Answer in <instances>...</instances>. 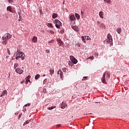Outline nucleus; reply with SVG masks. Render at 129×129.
<instances>
[{
  "mask_svg": "<svg viewBox=\"0 0 129 129\" xmlns=\"http://www.w3.org/2000/svg\"><path fill=\"white\" fill-rule=\"evenodd\" d=\"M25 54L23 52H21L20 49H17V54L16 55V60H19L20 58H21L22 60L25 59Z\"/></svg>",
  "mask_w": 129,
  "mask_h": 129,
  "instance_id": "1",
  "label": "nucleus"
},
{
  "mask_svg": "<svg viewBox=\"0 0 129 129\" xmlns=\"http://www.w3.org/2000/svg\"><path fill=\"white\" fill-rule=\"evenodd\" d=\"M110 77V75L108 72H105L103 75V77L102 78L101 81L102 83L106 84V80H108V79Z\"/></svg>",
  "mask_w": 129,
  "mask_h": 129,
  "instance_id": "2",
  "label": "nucleus"
},
{
  "mask_svg": "<svg viewBox=\"0 0 129 129\" xmlns=\"http://www.w3.org/2000/svg\"><path fill=\"white\" fill-rule=\"evenodd\" d=\"M107 38L104 41V44H109L112 42V37L110 34H108L107 35Z\"/></svg>",
  "mask_w": 129,
  "mask_h": 129,
  "instance_id": "3",
  "label": "nucleus"
},
{
  "mask_svg": "<svg viewBox=\"0 0 129 129\" xmlns=\"http://www.w3.org/2000/svg\"><path fill=\"white\" fill-rule=\"evenodd\" d=\"M54 23H55V27L57 29H60V27H61L62 26V23H61L58 19H55L54 21Z\"/></svg>",
  "mask_w": 129,
  "mask_h": 129,
  "instance_id": "4",
  "label": "nucleus"
},
{
  "mask_svg": "<svg viewBox=\"0 0 129 129\" xmlns=\"http://www.w3.org/2000/svg\"><path fill=\"white\" fill-rule=\"evenodd\" d=\"M12 37V35H11L9 33H6L4 36L3 37V39L4 41H8L9 39Z\"/></svg>",
  "mask_w": 129,
  "mask_h": 129,
  "instance_id": "5",
  "label": "nucleus"
},
{
  "mask_svg": "<svg viewBox=\"0 0 129 129\" xmlns=\"http://www.w3.org/2000/svg\"><path fill=\"white\" fill-rule=\"evenodd\" d=\"M70 58L71 59V61H72V62L74 63V64H77V62H78V61L77 60V59L76 58H74V56H70Z\"/></svg>",
  "mask_w": 129,
  "mask_h": 129,
  "instance_id": "6",
  "label": "nucleus"
},
{
  "mask_svg": "<svg viewBox=\"0 0 129 129\" xmlns=\"http://www.w3.org/2000/svg\"><path fill=\"white\" fill-rule=\"evenodd\" d=\"M16 72H17V73H18V74H22V73H23L24 72V71L22 69H21L19 68H18L16 69L15 70Z\"/></svg>",
  "mask_w": 129,
  "mask_h": 129,
  "instance_id": "7",
  "label": "nucleus"
},
{
  "mask_svg": "<svg viewBox=\"0 0 129 129\" xmlns=\"http://www.w3.org/2000/svg\"><path fill=\"white\" fill-rule=\"evenodd\" d=\"M57 74L60 75V79L63 80V75L64 74L61 70H59L57 72Z\"/></svg>",
  "mask_w": 129,
  "mask_h": 129,
  "instance_id": "8",
  "label": "nucleus"
},
{
  "mask_svg": "<svg viewBox=\"0 0 129 129\" xmlns=\"http://www.w3.org/2000/svg\"><path fill=\"white\" fill-rule=\"evenodd\" d=\"M61 108L62 109H64V108H66V107H67V104L66 103L62 102L61 106H60Z\"/></svg>",
  "mask_w": 129,
  "mask_h": 129,
  "instance_id": "9",
  "label": "nucleus"
},
{
  "mask_svg": "<svg viewBox=\"0 0 129 129\" xmlns=\"http://www.w3.org/2000/svg\"><path fill=\"white\" fill-rule=\"evenodd\" d=\"M72 29H73V30L76 31L77 32H78V31H79V29L78 28V26H72Z\"/></svg>",
  "mask_w": 129,
  "mask_h": 129,
  "instance_id": "10",
  "label": "nucleus"
},
{
  "mask_svg": "<svg viewBox=\"0 0 129 129\" xmlns=\"http://www.w3.org/2000/svg\"><path fill=\"white\" fill-rule=\"evenodd\" d=\"M6 94H8V91L7 90H4L3 92L2 95L0 96V97H3L4 95H6Z\"/></svg>",
  "mask_w": 129,
  "mask_h": 129,
  "instance_id": "11",
  "label": "nucleus"
},
{
  "mask_svg": "<svg viewBox=\"0 0 129 129\" xmlns=\"http://www.w3.org/2000/svg\"><path fill=\"white\" fill-rule=\"evenodd\" d=\"M70 19L71 21H75L76 20V18H75V16L74 15H72L70 17Z\"/></svg>",
  "mask_w": 129,
  "mask_h": 129,
  "instance_id": "12",
  "label": "nucleus"
},
{
  "mask_svg": "<svg viewBox=\"0 0 129 129\" xmlns=\"http://www.w3.org/2000/svg\"><path fill=\"white\" fill-rule=\"evenodd\" d=\"M116 32L118 33V34H120V33H121V28L120 27H118L116 29Z\"/></svg>",
  "mask_w": 129,
  "mask_h": 129,
  "instance_id": "13",
  "label": "nucleus"
},
{
  "mask_svg": "<svg viewBox=\"0 0 129 129\" xmlns=\"http://www.w3.org/2000/svg\"><path fill=\"white\" fill-rule=\"evenodd\" d=\"M57 41L59 43V45H63L64 43L60 39H57Z\"/></svg>",
  "mask_w": 129,
  "mask_h": 129,
  "instance_id": "14",
  "label": "nucleus"
},
{
  "mask_svg": "<svg viewBox=\"0 0 129 129\" xmlns=\"http://www.w3.org/2000/svg\"><path fill=\"white\" fill-rule=\"evenodd\" d=\"M32 42L33 43H37V37L34 36L33 39H32Z\"/></svg>",
  "mask_w": 129,
  "mask_h": 129,
  "instance_id": "15",
  "label": "nucleus"
},
{
  "mask_svg": "<svg viewBox=\"0 0 129 129\" xmlns=\"http://www.w3.org/2000/svg\"><path fill=\"white\" fill-rule=\"evenodd\" d=\"M75 17L77 18V20H80V15L79 14L76 13L75 14Z\"/></svg>",
  "mask_w": 129,
  "mask_h": 129,
  "instance_id": "16",
  "label": "nucleus"
},
{
  "mask_svg": "<svg viewBox=\"0 0 129 129\" xmlns=\"http://www.w3.org/2000/svg\"><path fill=\"white\" fill-rule=\"evenodd\" d=\"M57 17H58V15H57V14L53 13L52 14V18H53V19H56V18H57Z\"/></svg>",
  "mask_w": 129,
  "mask_h": 129,
  "instance_id": "17",
  "label": "nucleus"
},
{
  "mask_svg": "<svg viewBox=\"0 0 129 129\" xmlns=\"http://www.w3.org/2000/svg\"><path fill=\"white\" fill-rule=\"evenodd\" d=\"M99 17H100L102 18H103V12L101 11L99 13Z\"/></svg>",
  "mask_w": 129,
  "mask_h": 129,
  "instance_id": "18",
  "label": "nucleus"
},
{
  "mask_svg": "<svg viewBox=\"0 0 129 129\" xmlns=\"http://www.w3.org/2000/svg\"><path fill=\"white\" fill-rule=\"evenodd\" d=\"M39 78H40V75H39V74L36 75L35 77V79L36 80H38V79H39Z\"/></svg>",
  "mask_w": 129,
  "mask_h": 129,
  "instance_id": "19",
  "label": "nucleus"
},
{
  "mask_svg": "<svg viewBox=\"0 0 129 129\" xmlns=\"http://www.w3.org/2000/svg\"><path fill=\"white\" fill-rule=\"evenodd\" d=\"M105 3H107V4H109V5H110L111 3V1L110 0H104Z\"/></svg>",
  "mask_w": 129,
  "mask_h": 129,
  "instance_id": "20",
  "label": "nucleus"
},
{
  "mask_svg": "<svg viewBox=\"0 0 129 129\" xmlns=\"http://www.w3.org/2000/svg\"><path fill=\"white\" fill-rule=\"evenodd\" d=\"M7 11H9V12H12V7L11 6H8L7 9Z\"/></svg>",
  "mask_w": 129,
  "mask_h": 129,
  "instance_id": "21",
  "label": "nucleus"
},
{
  "mask_svg": "<svg viewBox=\"0 0 129 129\" xmlns=\"http://www.w3.org/2000/svg\"><path fill=\"white\" fill-rule=\"evenodd\" d=\"M49 72L50 75H53V74H54V70H50Z\"/></svg>",
  "mask_w": 129,
  "mask_h": 129,
  "instance_id": "22",
  "label": "nucleus"
},
{
  "mask_svg": "<svg viewBox=\"0 0 129 129\" xmlns=\"http://www.w3.org/2000/svg\"><path fill=\"white\" fill-rule=\"evenodd\" d=\"M55 107L56 106H51L50 107H48L47 109H48L49 110H51L52 109H53V108H55Z\"/></svg>",
  "mask_w": 129,
  "mask_h": 129,
  "instance_id": "23",
  "label": "nucleus"
},
{
  "mask_svg": "<svg viewBox=\"0 0 129 129\" xmlns=\"http://www.w3.org/2000/svg\"><path fill=\"white\" fill-rule=\"evenodd\" d=\"M2 43L3 45H7L8 44V40H4Z\"/></svg>",
  "mask_w": 129,
  "mask_h": 129,
  "instance_id": "24",
  "label": "nucleus"
},
{
  "mask_svg": "<svg viewBox=\"0 0 129 129\" xmlns=\"http://www.w3.org/2000/svg\"><path fill=\"white\" fill-rule=\"evenodd\" d=\"M18 66H19V64L18 63H15V64H14V69H16V68H17Z\"/></svg>",
  "mask_w": 129,
  "mask_h": 129,
  "instance_id": "25",
  "label": "nucleus"
},
{
  "mask_svg": "<svg viewBox=\"0 0 129 129\" xmlns=\"http://www.w3.org/2000/svg\"><path fill=\"white\" fill-rule=\"evenodd\" d=\"M87 59H90L91 60H93V59H94V56H90V57H89Z\"/></svg>",
  "mask_w": 129,
  "mask_h": 129,
  "instance_id": "26",
  "label": "nucleus"
},
{
  "mask_svg": "<svg viewBox=\"0 0 129 129\" xmlns=\"http://www.w3.org/2000/svg\"><path fill=\"white\" fill-rule=\"evenodd\" d=\"M30 122V121H29V120H27L26 121L24 124H23V125H26V124H27V123H29Z\"/></svg>",
  "mask_w": 129,
  "mask_h": 129,
  "instance_id": "27",
  "label": "nucleus"
},
{
  "mask_svg": "<svg viewBox=\"0 0 129 129\" xmlns=\"http://www.w3.org/2000/svg\"><path fill=\"white\" fill-rule=\"evenodd\" d=\"M18 21H19V22L21 21H23V18H22V16H19V18Z\"/></svg>",
  "mask_w": 129,
  "mask_h": 129,
  "instance_id": "28",
  "label": "nucleus"
},
{
  "mask_svg": "<svg viewBox=\"0 0 129 129\" xmlns=\"http://www.w3.org/2000/svg\"><path fill=\"white\" fill-rule=\"evenodd\" d=\"M48 27H51V28H53V25L51 23H48L47 24Z\"/></svg>",
  "mask_w": 129,
  "mask_h": 129,
  "instance_id": "29",
  "label": "nucleus"
},
{
  "mask_svg": "<svg viewBox=\"0 0 129 129\" xmlns=\"http://www.w3.org/2000/svg\"><path fill=\"white\" fill-rule=\"evenodd\" d=\"M7 53L8 55H11V51H10V49L9 48H7Z\"/></svg>",
  "mask_w": 129,
  "mask_h": 129,
  "instance_id": "30",
  "label": "nucleus"
},
{
  "mask_svg": "<svg viewBox=\"0 0 129 129\" xmlns=\"http://www.w3.org/2000/svg\"><path fill=\"white\" fill-rule=\"evenodd\" d=\"M85 39H86V40H90V37H89V36H85Z\"/></svg>",
  "mask_w": 129,
  "mask_h": 129,
  "instance_id": "31",
  "label": "nucleus"
},
{
  "mask_svg": "<svg viewBox=\"0 0 129 129\" xmlns=\"http://www.w3.org/2000/svg\"><path fill=\"white\" fill-rule=\"evenodd\" d=\"M62 70L63 72H66V70H67V69H66V68H63L62 69Z\"/></svg>",
  "mask_w": 129,
  "mask_h": 129,
  "instance_id": "32",
  "label": "nucleus"
},
{
  "mask_svg": "<svg viewBox=\"0 0 129 129\" xmlns=\"http://www.w3.org/2000/svg\"><path fill=\"white\" fill-rule=\"evenodd\" d=\"M82 41L85 42V37L84 36H82Z\"/></svg>",
  "mask_w": 129,
  "mask_h": 129,
  "instance_id": "33",
  "label": "nucleus"
},
{
  "mask_svg": "<svg viewBox=\"0 0 129 129\" xmlns=\"http://www.w3.org/2000/svg\"><path fill=\"white\" fill-rule=\"evenodd\" d=\"M22 115H23V114L22 113H20L19 115V117H18V119H20V118H21Z\"/></svg>",
  "mask_w": 129,
  "mask_h": 129,
  "instance_id": "34",
  "label": "nucleus"
},
{
  "mask_svg": "<svg viewBox=\"0 0 129 129\" xmlns=\"http://www.w3.org/2000/svg\"><path fill=\"white\" fill-rule=\"evenodd\" d=\"M85 79H87V77H84L82 79V81H84Z\"/></svg>",
  "mask_w": 129,
  "mask_h": 129,
  "instance_id": "35",
  "label": "nucleus"
},
{
  "mask_svg": "<svg viewBox=\"0 0 129 129\" xmlns=\"http://www.w3.org/2000/svg\"><path fill=\"white\" fill-rule=\"evenodd\" d=\"M30 82V80L27 79L26 80V84H28V82Z\"/></svg>",
  "mask_w": 129,
  "mask_h": 129,
  "instance_id": "36",
  "label": "nucleus"
},
{
  "mask_svg": "<svg viewBox=\"0 0 129 129\" xmlns=\"http://www.w3.org/2000/svg\"><path fill=\"white\" fill-rule=\"evenodd\" d=\"M50 34H52V35L54 34V31L53 30H50Z\"/></svg>",
  "mask_w": 129,
  "mask_h": 129,
  "instance_id": "37",
  "label": "nucleus"
},
{
  "mask_svg": "<svg viewBox=\"0 0 129 129\" xmlns=\"http://www.w3.org/2000/svg\"><path fill=\"white\" fill-rule=\"evenodd\" d=\"M46 82H47V79H45L43 81V84H45L46 83Z\"/></svg>",
  "mask_w": 129,
  "mask_h": 129,
  "instance_id": "38",
  "label": "nucleus"
},
{
  "mask_svg": "<svg viewBox=\"0 0 129 129\" xmlns=\"http://www.w3.org/2000/svg\"><path fill=\"white\" fill-rule=\"evenodd\" d=\"M45 51H46V52L47 53H50V50H49V49H46V50H45Z\"/></svg>",
  "mask_w": 129,
  "mask_h": 129,
  "instance_id": "39",
  "label": "nucleus"
},
{
  "mask_svg": "<svg viewBox=\"0 0 129 129\" xmlns=\"http://www.w3.org/2000/svg\"><path fill=\"white\" fill-rule=\"evenodd\" d=\"M39 13L40 15H42L43 14V12H42V10H39Z\"/></svg>",
  "mask_w": 129,
  "mask_h": 129,
  "instance_id": "40",
  "label": "nucleus"
},
{
  "mask_svg": "<svg viewBox=\"0 0 129 129\" xmlns=\"http://www.w3.org/2000/svg\"><path fill=\"white\" fill-rule=\"evenodd\" d=\"M31 76H28L26 78V79H30Z\"/></svg>",
  "mask_w": 129,
  "mask_h": 129,
  "instance_id": "41",
  "label": "nucleus"
},
{
  "mask_svg": "<svg viewBox=\"0 0 129 129\" xmlns=\"http://www.w3.org/2000/svg\"><path fill=\"white\" fill-rule=\"evenodd\" d=\"M13 0H8V2L9 3H13Z\"/></svg>",
  "mask_w": 129,
  "mask_h": 129,
  "instance_id": "42",
  "label": "nucleus"
},
{
  "mask_svg": "<svg viewBox=\"0 0 129 129\" xmlns=\"http://www.w3.org/2000/svg\"><path fill=\"white\" fill-rule=\"evenodd\" d=\"M31 104H26L24 106H30Z\"/></svg>",
  "mask_w": 129,
  "mask_h": 129,
  "instance_id": "43",
  "label": "nucleus"
},
{
  "mask_svg": "<svg viewBox=\"0 0 129 129\" xmlns=\"http://www.w3.org/2000/svg\"><path fill=\"white\" fill-rule=\"evenodd\" d=\"M56 126H57V127H59V126H61V124H57V125H56Z\"/></svg>",
  "mask_w": 129,
  "mask_h": 129,
  "instance_id": "44",
  "label": "nucleus"
},
{
  "mask_svg": "<svg viewBox=\"0 0 129 129\" xmlns=\"http://www.w3.org/2000/svg\"><path fill=\"white\" fill-rule=\"evenodd\" d=\"M81 13L82 15H84V13H83V12H82V11H81Z\"/></svg>",
  "mask_w": 129,
  "mask_h": 129,
  "instance_id": "45",
  "label": "nucleus"
},
{
  "mask_svg": "<svg viewBox=\"0 0 129 129\" xmlns=\"http://www.w3.org/2000/svg\"><path fill=\"white\" fill-rule=\"evenodd\" d=\"M97 23H98V25H100V22L98 21Z\"/></svg>",
  "mask_w": 129,
  "mask_h": 129,
  "instance_id": "46",
  "label": "nucleus"
},
{
  "mask_svg": "<svg viewBox=\"0 0 129 129\" xmlns=\"http://www.w3.org/2000/svg\"><path fill=\"white\" fill-rule=\"evenodd\" d=\"M96 55H97V57H98V53H96Z\"/></svg>",
  "mask_w": 129,
  "mask_h": 129,
  "instance_id": "47",
  "label": "nucleus"
},
{
  "mask_svg": "<svg viewBox=\"0 0 129 129\" xmlns=\"http://www.w3.org/2000/svg\"><path fill=\"white\" fill-rule=\"evenodd\" d=\"M42 76H43V77H45V76H46V75L43 74V75H42Z\"/></svg>",
  "mask_w": 129,
  "mask_h": 129,
  "instance_id": "48",
  "label": "nucleus"
},
{
  "mask_svg": "<svg viewBox=\"0 0 129 129\" xmlns=\"http://www.w3.org/2000/svg\"><path fill=\"white\" fill-rule=\"evenodd\" d=\"M101 26H103V24L102 23V24H101Z\"/></svg>",
  "mask_w": 129,
  "mask_h": 129,
  "instance_id": "49",
  "label": "nucleus"
},
{
  "mask_svg": "<svg viewBox=\"0 0 129 129\" xmlns=\"http://www.w3.org/2000/svg\"><path fill=\"white\" fill-rule=\"evenodd\" d=\"M51 41H49V43H51Z\"/></svg>",
  "mask_w": 129,
  "mask_h": 129,
  "instance_id": "50",
  "label": "nucleus"
},
{
  "mask_svg": "<svg viewBox=\"0 0 129 129\" xmlns=\"http://www.w3.org/2000/svg\"><path fill=\"white\" fill-rule=\"evenodd\" d=\"M90 114H92V113H90Z\"/></svg>",
  "mask_w": 129,
  "mask_h": 129,
  "instance_id": "51",
  "label": "nucleus"
},
{
  "mask_svg": "<svg viewBox=\"0 0 129 129\" xmlns=\"http://www.w3.org/2000/svg\"><path fill=\"white\" fill-rule=\"evenodd\" d=\"M28 1H30V0H28Z\"/></svg>",
  "mask_w": 129,
  "mask_h": 129,
  "instance_id": "52",
  "label": "nucleus"
}]
</instances>
